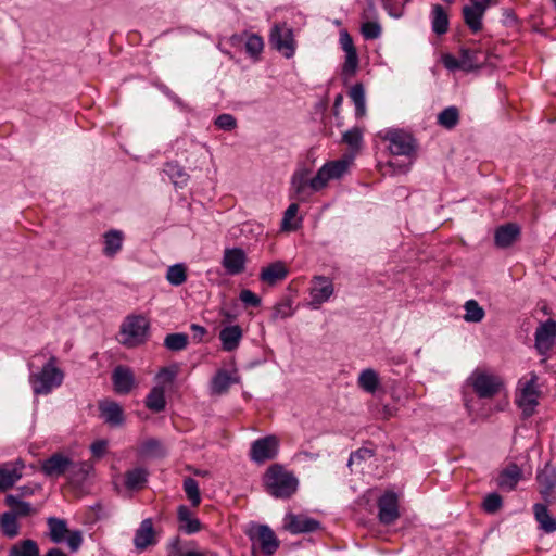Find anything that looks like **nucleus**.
<instances>
[{
    "mask_svg": "<svg viewBox=\"0 0 556 556\" xmlns=\"http://www.w3.org/2000/svg\"><path fill=\"white\" fill-rule=\"evenodd\" d=\"M141 453L150 457H160L165 455V450L159 440L148 439L141 445Z\"/></svg>",
    "mask_w": 556,
    "mask_h": 556,
    "instance_id": "09e8293b",
    "label": "nucleus"
},
{
    "mask_svg": "<svg viewBox=\"0 0 556 556\" xmlns=\"http://www.w3.org/2000/svg\"><path fill=\"white\" fill-rule=\"evenodd\" d=\"M114 391L118 394H128L135 387L132 370L126 366H117L112 372Z\"/></svg>",
    "mask_w": 556,
    "mask_h": 556,
    "instance_id": "6ab92c4d",
    "label": "nucleus"
},
{
    "mask_svg": "<svg viewBox=\"0 0 556 556\" xmlns=\"http://www.w3.org/2000/svg\"><path fill=\"white\" fill-rule=\"evenodd\" d=\"M9 555L11 556H39V547L36 541L27 539L14 544Z\"/></svg>",
    "mask_w": 556,
    "mask_h": 556,
    "instance_id": "e433bc0d",
    "label": "nucleus"
},
{
    "mask_svg": "<svg viewBox=\"0 0 556 556\" xmlns=\"http://www.w3.org/2000/svg\"><path fill=\"white\" fill-rule=\"evenodd\" d=\"M25 463L21 458L9 462L0 467V491L11 489L22 477Z\"/></svg>",
    "mask_w": 556,
    "mask_h": 556,
    "instance_id": "2eb2a0df",
    "label": "nucleus"
},
{
    "mask_svg": "<svg viewBox=\"0 0 556 556\" xmlns=\"http://www.w3.org/2000/svg\"><path fill=\"white\" fill-rule=\"evenodd\" d=\"M58 364V357L51 355L39 371L29 375V384L34 394L48 395L62 386L65 374Z\"/></svg>",
    "mask_w": 556,
    "mask_h": 556,
    "instance_id": "f257e3e1",
    "label": "nucleus"
},
{
    "mask_svg": "<svg viewBox=\"0 0 556 556\" xmlns=\"http://www.w3.org/2000/svg\"><path fill=\"white\" fill-rule=\"evenodd\" d=\"M531 378L520 389V393L516 400L518 406L522 409L525 417L534 414V409L539 404L540 390L538 388V376L531 372Z\"/></svg>",
    "mask_w": 556,
    "mask_h": 556,
    "instance_id": "423d86ee",
    "label": "nucleus"
},
{
    "mask_svg": "<svg viewBox=\"0 0 556 556\" xmlns=\"http://www.w3.org/2000/svg\"><path fill=\"white\" fill-rule=\"evenodd\" d=\"M291 315L290 305L287 303H280L275 306L273 318H286Z\"/></svg>",
    "mask_w": 556,
    "mask_h": 556,
    "instance_id": "69168bd1",
    "label": "nucleus"
},
{
    "mask_svg": "<svg viewBox=\"0 0 556 556\" xmlns=\"http://www.w3.org/2000/svg\"><path fill=\"white\" fill-rule=\"evenodd\" d=\"M247 254L241 248H227L224 251L222 265L228 275H240L245 270Z\"/></svg>",
    "mask_w": 556,
    "mask_h": 556,
    "instance_id": "f8f14e48",
    "label": "nucleus"
},
{
    "mask_svg": "<svg viewBox=\"0 0 556 556\" xmlns=\"http://www.w3.org/2000/svg\"><path fill=\"white\" fill-rule=\"evenodd\" d=\"M522 478V470L515 463L507 465L498 473L496 483L503 491H513Z\"/></svg>",
    "mask_w": 556,
    "mask_h": 556,
    "instance_id": "412c9836",
    "label": "nucleus"
},
{
    "mask_svg": "<svg viewBox=\"0 0 556 556\" xmlns=\"http://www.w3.org/2000/svg\"><path fill=\"white\" fill-rule=\"evenodd\" d=\"M349 162L345 160H338L328 162L323 165V168H326V173L329 176V179H338L343 176V174L348 170Z\"/></svg>",
    "mask_w": 556,
    "mask_h": 556,
    "instance_id": "de8ad7c7",
    "label": "nucleus"
},
{
    "mask_svg": "<svg viewBox=\"0 0 556 556\" xmlns=\"http://www.w3.org/2000/svg\"><path fill=\"white\" fill-rule=\"evenodd\" d=\"M533 511L536 521L540 523L541 529H543L546 533H552L556 531V519H554L548 514L546 504H535L533 506Z\"/></svg>",
    "mask_w": 556,
    "mask_h": 556,
    "instance_id": "7c9ffc66",
    "label": "nucleus"
},
{
    "mask_svg": "<svg viewBox=\"0 0 556 556\" xmlns=\"http://www.w3.org/2000/svg\"><path fill=\"white\" fill-rule=\"evenodd\" d=\"M326 168H323V166L318 169V172L316 173V175L311 178L309 180V190L311 192H317V191H320L321 189H324L328 181L330 180L329 179V176L328 174L326 173Z\"/></svg>",
    "mask_w": 556,
    "mask_h": 556,
    "instance_id": "864d4df0",
    "label": "nucleus"
},
{
    "mask_svg": "<svg viewBox=\"0 0 556 556\" xmlns=\"http://www.w3.org/2000/svg\"><path fill=\"white\" fill-rule=\"evenodd\" d=\"M342 141L352 149H359L363 141V134L358 127L346 130L342 136Z\"/></svg>",
    "mask_w": 556,
    "mask_h": 556,
    "instance_id": "3c124183",
    "label": "nucleus"
},
{
    "mask_svg": "<svg viewBox=\"0 0 556 556\" xmlns=\"http://www.w3.org/2000/svg\"><path fill=\"white\" fill-rule=\"evenodd\" d=\"M432 30L437 35H443L448 30V16L441 4L432 7Z\"/></svg>",
    "mask_w": 556,
    "mask_h": 556,
    "instance_id": "72a5a7b5",
    "label": "nucleus"
},
{
    "mask_svg": "<svg viewBox=\"0 0 556 556\" xmlns=\"http://www.w3.org/2000/svg\"><path fill=\"white\" fill-rule=\"evenodd\" d=\"M358 55L356 50L345 52V61L342 66V73L346 76H353L358 67Z\"/></svg>",
    "mask_w": 556,
    "mask_h": 556,
    "instance_id": "603ef678",
    "label": "nucleus"
},
{
    "mask_svg": "<svg viewBox=\"0 0 556 556\" xmlns=\"http://www.w3.org/2000/svg\"><path fill=\"white\" fill-rule=\"evenodd\" d=\"M536 481L540 485V493L546 503H549V497L554 488L556 486V469L546 464L536 475Z\"/></svg>",
    "mask_w": 556,
    "mask_h": 556,
    "instance_id": "aec40b11",
    "label": "nucleus"
},
{
    "mask_svg": "<svg viewBox=\"0 0 556 556\" xmlns=\"http://www.w3.org/2000/svg\"><path fill=\"white\" fill-rule=\"evenodd\" d=\"M146 406L155 413L164 410L166 406L165 391L162 387H154L146 399Z\"/></svg>",
    "mask_w": 556,
    "mask_h": 556,
    "instance_id": "f704fd0d",
    "label": "nucleus"
},
{
    "mask_svg": "<svg viewBox=\"0 0 556 556\" xmlns=\"http://www.w3.org/2000/svg\"><path fill=\"white\" fill-rule=\"evenodd\" d=\"M243 337L242 328L239 325L227 326L219 332L222 348L226 352L235 351Z\"/></svg>",
    "mask_w": 556,
    "mask_h": 556,
    "instance_id": "b1692460",
    "label": "nucleus"
},
{
    "mask_svg": "<svg viewBox=\"0 0 556 556\" xmlns=\"http://www.w3.org/2000/svg\"><path fill=\"white\" fill-rule=\"evenodd\" d=\"M485 11L483 8H473L471 5H465L463 8V16L466 25L472 33H478L482 29V17Z\"/></svg>",
    "mask_w": 556,
    "mask_h": 556,
    "instance_id": "c85d7f7f",
    "label": "nucleus"
},
{
    "mask_svg": "<svg viewBox=\"0 0 556 556\" xmlns=\"http://www.w3.org/2000/svg\"><path fill=\"white\" fill-rule=\"evenodd\" d=\"M184 491L193 507L201 503L199 483L195 479L188 477L184 480Z\"/></svg>",
    "mask_w": 556,
    "mask_h": 556,
    "instance_id": "49530a36",
    "label": "nucleus"
},
{
    "mask_svg": "<svg viewBox=\"0 0 556 556\" xmlns=\"http://www.w3.org/2000/svg\"><path fill=\"white\" fill-rule=\"evenodd\" d=\"M16 519L15 515L9 511L3 513L0 518L1 530L3 534L10 539L17 536L20 533V527Z\"/></svg>",
    "mask_w": 556,
    "mask_h": 556,
    "instance_id": "a19ab883",
    "label": "nucleus"
},
{
    "mask_svg": "<svg viewBox=\"0 0 556 556\" xmlns=\"http://www.w3.org/2000/svg\"><path fill=\"white\" fill-rule=\"evenodd\" d=\"M156 543L155 532L152 519L147 518L141 521L134 538V544L139 552L144 551L148 546Z\"/></svg>",
    "mask_w": 556,
    "mask_h": 556,
    "instance_id": "4be33fe9",
    "label": "nucleus"
},
{
    "mask_svg": "<svg viewBox=\"0 0 556 556\" xmlns=\"http://www.w3.org/2000/svg\"><path fill=\"white\" fill-rule=\"evenodd\" d=\"M288 275V269L285 263L277 261L269 264L267 267L262 268L260 279L269 286L276 285L278 281L283 280Z\"/></svg>",
    "mask_w": 556,
    "mask_h": 556,
    "instance_id": "a878e982",
    "label": "nucleus"
},
{
    "mask_svg": "<svg viewBox=\"0 0 556 556\" xmlns=\"http://www.w3.org/2000/svg\"><path fill=\"white\" fill-rule=\"evenodd\" d=\"M215 125L223 130H232L237 126V121L231 114H220L215 119Z\"/></svg>",
    "mask_w": 556,
    "mask_h": 556,
    "instance_id": "13d9d810",
    "label": "nucleus"
},
{
    "mask_svg": "<svg viewBox=\"0 0 556 556\" xmlns=\"http://www.w3.org/2000/svg\"><path fill=\"white\" fill-rule=\"evenodd\" d=\"M248 535L254 543L258 544L266 556L273 555L280 544L275 532L267 525L252 527Z\"/></svg>",
    "mask_w": 556,
    "mask_h": 556,
    "instance_id": "6e6552de",
    "label": "nucleus"
},
{
    "mask_svg": "<svg viewBox=\"0 0 556 556\" xmlns=\"http://www.w3.org/2000/svg\"><path fill=\"white\" fill-rule=\"evenodd\" d=\"M283 528L292 534H300L315 532L321 528V525L314 518L290 513L283 519Z\"/></svg>",
    "mask_w": 556,
    "mask_h": 556,
    "instance_id": "9b49d317",
    "label": "nucleus"
},
{
    "mask_svg": "<svg viewBox=\"0 0 556 556\" xmlns=\"http://www.w3.org/2000/svg\"><path fill=\"white\" fill-rule=\"evenodd\" d=\"M72 466L73 462L70 457L55 453L41 463V471L46 477L56 479L67 472Z\"/></svg>",
    "mask_w": 556,
    "mask_h": 556,
    "instance_id": "ddd939ff",
    "label": "nucleus"
},
{
    "mask_svg": "<svg viewBox=\"0 0 556 556\" xmlns=\"http://www.w3.org/2000/svg\"><path fill=\"white\" fill-rule=\"evenodd\" d=\"M556 337V321L548 319L535 330V348L541 354L552 349Z\"/></svg>",
    "mask_w": 556,
    "mask_h": 556,
    "instance_id": "f3484780",
    "label": "nucleus"
},
{
    "mask_svg": "<svg viewBox=\"0 0 556 556\" xmlns=\"http://www.w3.org/2000/svg\"><path fill=\"white\" fill-rule=\"evenodd\" d=\"M469 380L476 394L481 399L493 397L503 387V381L500 377L480 370H475Z\"/></svg>",
    "mask_w": 556,
    "mask_h": 556,
    "instance_id": "20e7f679",
    "label": "nucleus"
},
{
    "mask_svg": "<svg viewBox=\"0 0 556 556\" xmlns=\"http://www.w3.org/2000/svg\"><path fill=\"white\" fill-rule=\"evenodd\" d=\"M103 254L113 257L122 250L124 235L121 230L111 229L103 235Z\"/></svg>",
    "mask_w": 556,
    "mask_h": 556,
    "instance_id": "cd10ccee",
    "label": "nucleus"
},
{
    "mask_svg": "<svg viewBox=\"0 0 556 556\" xmlns=\"http://www.w3.org/2000/svg\"><path fill=\"white\" fill-rule=\"evenodd\" d=\"M148 471L144 468L138 467L128 470L125 473V485L129 490H136L147 482Z\"/></svg>",
    "mask_w": 556,
    "mask_h": 556,
    "instance_id": "4c0bfd02",
    "label": "nucleus"
},
{
    "mask_svg": "<svg viewBox=\"0 0 556 556\" xmlns=\"http://www.w3.org/2000/svg\"><path fill=\"white\" fill-rule=\"evenodd\" d=\"M269 42L285 58L290 59L294 55L295 41L293 31L287 24H276L271 28Z\"/></svg>",
    "mask_w": 556,
    "mask_h": 556,
    "instance_id": "39448f33",
    "label": "nucleus"
},
{
    "mask_svg": "<svg viewBox=\"0 0 556 556\" xmlns=\"http://www.w3.org/2000/svg\"><path fill=\"white\" fill-rule=\"evenodd\" d=\"M190 329L192 331V338L197 342H201L206 334V329L203 326H200L198 324H192L190 326Z\"/></svg>",
    "mask_w": 556,
    "mask_h": 556,
    "instance_id": "774afa93",
    "label": "nucleus"
},
{
    "mask_svg": "<svg viewBox=\"0 0 556 556\" xmlns=\"http://www.w3.org/2000/svg\"><path fill=\"white\" fill-rule=\"evenodd\" d=\"M357 382L364 391L375 393L380 381L378 374L374 369L366 368L359 374Z\"/></svg>",
    "mask_w": 556,
    "mask_h": 556,
    "instance_id": "c9c22d12",
    "label": "nucleus"
},
{
    "mask_svg": "<svg viewBox=\"0 0 556 556\" xmlns=\"http://www.w3.org/2000/svg\"><path fill=\"white\" fill-rule=\"evenodd\" d=\"M67 544L71 551L76 552L79 549L83 543V534L79 530L70 531L66 535Z\"/></svg>",
    "mask_w": 556,
    "mask_h": 556,
    "instance_id": "bf43d9fd",
    "label": "nucleus"
},
{
    "mask_svg": "<svg viewBox=\"0 0 556 556\" xmlns=\"http://www.w3.org/2000/svg\"><path fill=\"white\" fill-rule=\"evenodd\" d=\"M378 518L383 525H392L400 518L399 496L393 491H386L378 500Z\"/></svg>",
    "mask_w": 556,
    "mask_h": 556,
    "instance_id": "9d476101",
    "label": "nucleus"
},
{
    "mask_svg": "<svg viewBox=\"0 0 556 556\" xmlns=\"http://www.w3.org/2000/svg\"><path fill=\"white\" fill-rule=\"evenodd\" d=\"M263 482L266 491L277 498H289L298 489V479L279 464L269 466Z\"/></svg>",
    "mask_w": 556,
    "mask_h": 556,
    "instance_id": "f03ea898",
    "label": "nucleus"
},
{
    "mask_svg": "<svg viewBox=\"0 0 556 556\" xmlns=\"http://www.w3.org/2000/svg\"><path fill=\"white\" fill-rule=\"evenodd\" d=\"M299 211V205L296 203H291L288 208L285 211L281 228L283 230H295L298 229V224H292L291 220L296 216Z\"/></svg>",
    "mask_w": 556,
    "mask_h": 556,
    "instance_id": "5fc2aeb1",
    "label": "nucleus"
},
{
    "mask_svg": "<svg viewBox=\"0 0 556 556\" xmlns=\"http://www.w3.org/2000/svg\"><path fill=\"white\" fill-rule=\"evenodd\" d=\"M47 525L49 527V538L53 543L58 544L63 542L70 532L64 519L49 517L47 519Z\"/></svg>",
    "mask_w": 556,
    "mask_h": 556,
    "instance_id": "c756f323",
    "label": "nucleus"
},
{
    "mask_svg": "<svg viewBox=\"0 0 556 556\" xmlns=\"http://www.w3.org/2000/svg\"><path fill=\"white\" fill-rule=\"evenodd\" d=\"M309 291L311 305L315 308L328 301L334 292L332 281L325 276H315Z\"/></svg>",
    "mask_w": 556,
    "mask_h": 556,
    "instance_id": "4468645a",
    "label": "nucleus"
},
{
    "mask_svg": "<svg viewBox=\"0 0 556 556\" xmlns=\"http://www.w3.org/2000/svg\"><path fill=\"white\" fill-rule=\"evenodd\" d=\"M235 380L226 370H218L212 379L211 389L214 394H223L228 391Z\"/></svg>",
    "mask_w": 556,
    "mask_h": 556,
    "instance_id": "ea45409f",
    "label": "nucleus"
},
{
    "mask_svg": "<svg viewBox=\"0 0 556 556\" xmlns=\"http://www.w3.org/2000/svg\"><path fill=\"white\" fill-rule=\"evenodd\" d=\"M263 47H264L263 39L258 35L253 34V35L249 36L245 41L247 53L253 58L257 56L262 52Z\"/></svg>",
    "mask_w": 556,
    "mask_h": 556,
    "instance_id": "6e6d98bb",
    "label": "nucleus"
},
{
    "mask_svg": "<svg viewBox=\"0 0 556 556\" xmlns=\"http://www.w3.org/2000/svg\"><path fill=\"white\" fill-rule=\"evenodd\" d=\"M458 121L459 112L455 106H448L438 115V123L446 129L454 128Z\"/></svg>",
    "mask_w": 556,
    "mask_h": 556,
    "instance_id": "37998d69",
    "label": "nucleus"
},
{
    "mask_svg": "<svg viewBox=\"0 0 556 556\" xmlns=\"http://www.w3.org/2000/svg\"><path fill=\"white\" fill-rule=\"evenodd\" d=\"M188 345V336L186 333H169L164 339V346L169 351H182Z\"/></svg>",
    "mask_w": 556,
    "mask_h": 556,
    "instance_id": "a18cd8bd",
    "label": "nucleus"
},
{
    "mask_svg": "<svg viewBox=\"0 0 556 556\" xmlns=\"http://www.w3.org/2000/svg\"><path fill=\"white\" fill-rule=\"evenodd\" d=\"M503 507V498L496 493H489L482 503V508L486 514H496Z\"/></svg>",
    "mask_w": 556,
    "mask_h": 556,
    "instance_id": "8fccbe9b",
    "label": "nucleus"
},
{
    "mask_svg": "<svg viewBox=\"0 0 556 556\" xmlns=\"http://www.w3.org/2000/svg\"><path fill=\"white\" fill-rule=\"evenodd\" d=\"M389 141V150L393 155H410L415 150L413 137L401 129H389L382 136Z\"/></svg>",
    "mask_w": 556,
    "mask_h": 556,
    "instance_id": "1a4fd4ad",
    "label": "nucleus"
},
{
    "mask_svg": "<svg viewBox=\"0 0 556 556\" xmlns=\"http://www.w3.org/2000/svg\"><path fill=\"white\" fill-rule=\"evenodd\" d=\"M442 61H443L444 66L447 70H451V71L462 70L463 71V65H462V62H460V58L456 59L455 56H453L451 54H445L443 56Z\"/></svg>",
    "mask_w": 556,
    "mask_h": 556,
    "instance_id": "e2e57ef3",
    "label": "nucleus"
},
{
    "mask_svg": "<svg viewBox=\"0 0 556 556\" xmlns=\"http://www.w3.org/2000/svg\"><path fill=\"white\" fill-rule=\"evenodd\" d=\"M521 229L516 223H507L498 226L494 231V244L498 249H507L519 240Z\"/></svg>",
    "mask_w": 556,
    "mask_h": 556,
    "instance_id": "dca6fc26",
    "label": "nucleus"
},
{
    "mask_svg": "<svg viewBox=\"0 0 556 556\" xmlns=\"http://www.w3.org/2000/svg\"><path fill=\"white\" fill-rule=\"evenodd\" d=\"M459 58L465 72L479 68L485 61L483 52L478 49L462 48Z\"/></svg>",
    "mask_w": 556,
    "mask_h": 556,
    "instance_id": "bb28decb",
    "label": "nucleus"
},
{
    "mask_svg": "<svg viewBox=\"0 0 556 556\" xmlns=\"http://www.w3.org/2000/svg\"><path fill=\"white\" fill-rule=\"evenodd\" d=\"M5 504L12 508L10 511L15 517H26L36 514V509L33 508L30 503L21 501L17 495L9 494L4 500Z\"/></svg>",
    "mask_w": 556,
    "mask_h": 556,
    "instance_id": "2f4dec72",
    "label": "nucleus"
},
{
    "mask_svg": "<svg viewBox=\"0 0 556 556\" xmlns=\"http://www.w3.org/2000/svg\"><path fill=\"white\" fill-rule=\"evenodd\" d=\"M100 417L111 427H119L125 422L123 407L114 401L104 400L99 403Z\"/></svg>",
    "mask_w": 556,
    "mask_h": 556,
    "instance_id": "a211bd4d",
    "label": "nucleus"
},
{
    "mask_svg": "<svg viewBox=\"0 0 556 556\" xmlns=\"http://www.w3.org/2000/svg\"><path fill=\"white\" fill-rule=\"evenodd\" d=\"M164 173L177 187H184L189 180V175L177 162H167L164 166Z\"/></svg>",
    "mask_w": 556,
    "mask_h": 556,
    "instance_id": "473e14b6",
    "label": "nucleus"
},
{
    "mask_svg": "<svg viewBox=\"0 0 556 556\" xmlns=\"http://www.w3.org/2000/svg\"><path fill=\"white\" fill-rule=\"evenodd\" d=\"M464 319L468 323H479L484 318V309L479 305L476 300H468L465 305Z\"/></svg>",
    "mask_w": 556,
    "mask_h": 556,
    "instance_id": "c03bdc74",
    "label": "nucleus"
},
{
    "mask_svg": "<svg viewBox=\"0 0 556 556\" xmlns=\"http://www.w3.org/2000/svg\"><path fill=\"white\" fill-rule=\"evenodd\" d=\"M177 520L179 523V530L186 534H193L202 529L201 521L193 516L186 505H180L177 508Z\"/></svg>",
    "mask_w": 556,
    "mask_h": 556,
    "instance_id": "5701e85b",
    "label": "nucleus"
},
{
    "mask_svg": "<svg viewBox=\"0 0 556 556\" xmlns=\"http://www.w3.org/2000/svg\"><path fill=\"white\" fill-rule=\"evenodd\" d=\"M340 45L344 52L356 50L353 39L346 30L340 33Z\"/></svg>",
    "mask_w": 556,
    "mask_h": 556,
    "instance_id": "0e129e2a",
    "label": "nucleus"
},
{
    "mask_svg": "<svg viewBox=\"0 0 556 556\" xmlns=\"http://www.w3.org/2000/svg\"><path fill=\"white\" fill-rule=\"evenodd\" d=\"M349 96L355 104L356 116H364L366 113L364 86L362 84H355L351 88Z\"/></svg>",
    "mask_w": 556,
    "mask_h": 556,
    "instance_id": "79ce46f5",
    "label": "nucleus"
},
{
    "mask_svg": "<svg viewBox=\"0 0 556 556\" xmlns=\"http://www.w3.org/2000/svg\"><path fill=\"white\" fill-rule=\"evenodd\" d=\"M149 323L143 316H129L121 327V342L134 348L143 343L147 339Z\"/></svg>",
    "mask_w": 556,
    "mask_h": 556,
    "instance_id": "7ed1b4c3",
    "label": "nucleus"
},
{
    "mask_svg": "<svg viewBox=\"0 0 556 556\" xmlns=\"http://www.w3.org/2000/svg\"><path fill=\"white\" fill-rule=\"evenodd\" d=\"M166 280L175 287L181 286L187 281V266L184 263H177L167 268Z\"/></svg>",
    "mask_w": 556,
    "mask_h": 556,
    "instance_id": "58836bf2",
    "label": "nucleus"
},
{
    "mask_svg": "<svg viewBox=\"0 0 556 556\" xmlns=\"http://www.w3.org/2000/svg\"><path fill=\"white\" fill-rule=\"evenodd\" d=\"M239 299L248 306L257 307L261 304L260 296L248 289H244L240 292Z\"/></svg>",
    "mask_w": 556,
    "mask_h": 556,
    "instance_id": "052dcab7",
    "label": "nucleus"
},
{
    "mask_svg": "<svg viewBox=\"0 0 556 556\" xmlns=\"http://www.w3.org/2000/svg\"><path fill=\"white\" fill-rule=\"evenodd\" d=\"M279 450V440L275 435H267L255 440L251 444L250 458L256 464L274 459Z\"/></svg>",
    "mask_w": 556,
    "mask_h": 556,
    "instance_id": "0eeeda50",
    "label": "nucleus"
},
{
    "mask_svg": "<svg viewBox=\"0 0 556 556\" xmlns=\"http://www.w3.org/2000/svg\"><path fill=\"white\" fill-rule=\"evenodd\" d=\"M361 31L365 39H377L381 35V26L377 22H366Z\"/></svg>",
    "mask_w": 556,
    "mask_h": 556,
    "instance_id": "4d7b16f0",
    "label": "nucleus"
},
{
    "mask_svg": "<svg viewBox=\"0 0 556 556\" xmlns=\"http://www.w3.org/2000/svg\"><path fill=\"white\" fill-rule=\"evenodd\" d=\"M309 169L300 168L295 170L291 178V189L294 192V198L298 200H305L311 193L307 192L309 189Z\"/></svg>",
    "mask_w": 556,
    "mask_h": 556,
    "instance_id": "393cba45",
    "label": "nucleus"
},
{
    "mask_svg": "<svg viewBox=\"0 0 556 556\" xmlns=\"http://www.w3.org/2000/svg\"><path fill=\"white\" fill-rule=\"evenodd\" d=\"M374 456V453L369 448H359L352 453L349 458L348 465L351 466L353 463L368 459Z\"/></svg>",
    "mask_w": 556,
    "mask_h": 556,
    "instance_id": "680f3d73",
    "label": "nucleus"
},
{
    "mask_svg": "<svg viewBox=\"0 0 556 556\" xmlns=\"http://www.w3.org/2000/svg\"><path fill=\"white\" fill-rule=\"evenodd\" d=\"M106 445H108L106 441H103V440L93 442L90 447L93 456H96V457L103 456L106 451Z\"/></svg>",
    "mask_w": 556,
    "mask_h": 556,
    "instance_id": "338daca9",
    "label": "nucleus"
}]
</instances>
